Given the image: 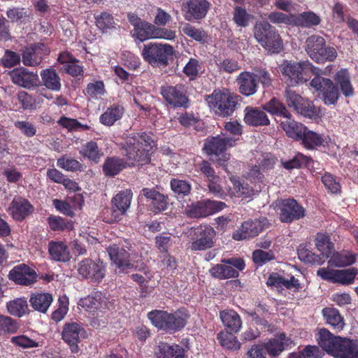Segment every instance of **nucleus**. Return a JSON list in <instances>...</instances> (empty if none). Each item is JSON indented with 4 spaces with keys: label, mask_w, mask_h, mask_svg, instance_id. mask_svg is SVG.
Segmentation results:
<instances>
[{
    "label": "nucleus",
    "mask_w": 358,
    "mask_h": 358,
    "mask_svg": "<svg viewBox=\"0 0 358 358\" xmlns=\"http://www.w3.org/2000/svg\"><path fill=\"white\" fill-rule=\"evenodd\" d=\"M153 147L154 141L148 134H131L123 146L124 155L131 165L142 166L150 162Z\"/></svg>",
    "instance_id": "nucleus-1"
},
{
    "label": "nucleus",
    "mask_w": 358,
    "mask_h": 358,
    "mask_svg": "<svg viewBox=\"0 0 358 358\" xmlns=\"http://www.w3.org/2000/svg\"><path fill=\"white\" fill-rule=\"evenodd\" d=\"M263 109L272 115L285 117L286 120L281 122V126L287 136L297 141L301 138L306 127L292 119V115L284 103L272 98L263 106Z\"/></svg>",
    "instance_id": "nucleus-2"
},
{
    "label": "nucleus",
    "mask_w": 358,
    "mask_h": 358,
    "mask_svg": "<svg viewBox=\"0 0 358 358\" xmlns=\"http://www.w3.org/2000/svg\"><path fill=\"white\" fill-rule=\"evenodd\" d=\"M254 36L259 45L271 53H279L283 49L282 40L276 31L268 22H256Z\"/></svg>",
    "instance_id": "nucleus-3"
},
{
    "label": "nucleus",
    "mask_w": 358,
    "mask_h": 358,
    "mask_svg": "<svg viewBox=\"0 0 358 358\" xmlns=\"http://www.w3.org/2000/svg\"><path fill=\"white\" fill-rule=\"evenodd\" d=\"M279 68L282 74L287 78L292 85L306 82L308 80L309 73L317 75L321 72L320 69L313 66L308 61L294 63L284 61Z\"/></svg>",
    "instance_id": "nucleus-4"
},
{
    "label": "nucleus",
    "mask_w": 358,
    "mask_h": 358,
    "mask_svg": "<svg viewBox=\"0 0 358 358\" xmlns=\"http://www.w3.org/2000/svg\"><path fill=\"white\" fill-rule=\"evenodd\" d=\"M305 50L309 57L317 63L333 62L337 57L336 49L327 46L325 39L317 35H312L306 38Z\"/></svg>",
    "instance_id": "nucleus-5"
},
{
    "label": "nucleus",
    "mask_w": 358,
    "mask_h": 358,
    "mask_svg": "<svg viewBox=\"0 0 358 358\" xmlns=\"http://www.w3.org/2000/svg\"><path fill=\"white\" fill-rule=\"evenodd\" d=\"M148 318L156 327L166 331H178L186 324V317L180 312L168 313L155 310L148 313Z\"/></svg>",
    "instance_id": "nucleus-6"
},
{
    "label": "nucleus",
    "mask_w": 358,
    "mask_h": 358,
    "mask_svg": "<svg viewBox=\"0 0 358 358\" xmlns=\"http://www.w3.org/2000/svg\"><path fill=\"white\" fill-rule=\"evenodd\" d=\"M173 54V48L169 44L150 43L142 50L143 59L155 67L166 66Z\"/></svg>",
    "instance_id": "nucleus-7"
},
{
    "label": "nucleus",
    "mask_w": 358,
    "mask_h": 358,
    "mask_svg": "<svg viewBox=\"0 0 358 358\" xmlns=\"http://www.w3.org/2000/svg\"><path fill=\"white\" fill-rule=\"evenodd\" d=\"M240 99V96L219 91L208 96V102L217 115L228 117L235 110Z\"/></svg>",
    "instance_id": "nucleus-8"
},
{
    "label": "nucleus",
    "mask_w": 358,
    "mask_h": 358,
    "mask_svg": "<svg viewBox=\"0 0 358 358\" xmlns=\"http://www.w3.org/2000/svg\"><path fill=\"white\" fill-rule=\"evenodd\" d=\"M320 73L315 75L310 85L320 92L319 94L325 105H334L339 98L338 88L330 79L321 77Z\"/></svg>",
    "instance_id": "nucleus-9"
},
{
    "label": "nucleus",
    "mask_w": 358,
    "mask_h": 358,
    "mask_svg": "<svg viewBox=\"0 0 358 358\" xmlns=\"http://www.w3.org/2000/svg\"><path fill=\"white\" fill-rule=\"evenodd\" d=\"M273 205L280 210L279 218L282 222L291 223L305 216V209L294 199H278Z\"/></svg>",
    "instance_id": "nucleus-10"
},
{
    "label": "nucleus",
    "mask_w": 358,
    "mask_h": 358,
    "mask_svg": "<svg viewBox=\"0 0 358 358\" xmlns=\"http://www.w3.org/2000/svg\"><path fill=\"white\" fill-rule=\"evenodd\" d=\"M78 273L83 279L90 280L94 282H99L105 276V266L100 259L93 260L86 258L78 264Z\"/></svg>",
    "instance_id": "nucleus-11"
},
{
    "label": "nucleus",
    "mask_w": 358,
    "mask_h": 358,
    "mask_svg": "<svg viewBox=\"0 0 358 358\" xmlns=\"http://www.w3.org/2000/svg\"><path fill=\"white\" fill-rule=\"evenodd\" d=\"M357 274L358 269L355 267L341 270L320 268L317 271V275L322 280L341 285L353 283Z\"/></svg>",
    "instance_id": "nucleus-12"
},
{
    "label": "nucleus",
    "mask_w": 358,
    "mask_h": 358,
    "mask_svg": "<svg viewBox=\"0 0 358 358\" xmlns=\"http://www.w3.org/2000/svg\"><path fill=\"white\" fill-rule=\"evenodd\" d=\"M226 206L225 203L222 201L203 200L189 206L187 214L192 217H206L222 210Z\"/></svg>",
    "instance_id": "nucleus-13"
},
{
    "label": "nucleus",
    "mask_w": 358,
    "mask_h": 358,
    "mask_svg": "<svg viewBox=\"0 0 358 358\" xmlns=\"http://www.w3.org/2000/svg\"><path fill=\"white\" fill-rule=\"evenodd\" d=\"M210 3L207 0H187L182 4L185 19L188 21L204 18L209 10Z\"/></svg>",
    "instance_id": "nucleus-14"
},
{
    "label": "nucleus",
    "mask_w": 358,
    "mask_h": 358,
    "mask_svg": "<svg viewBox=\"0 0 358 358\" xmlns=\"http://www.w3.org/2000/svg\"><path fill=\"white\" fill-rule=\"evenodd\" d=\"M9 279L22 285H31L36 282L37 274L27 265L21 264L15 266L9 273Z\"/></svg>",
    "instance_id": "nucleus-15"
},
{
    "label": "nucleus",
    "mask_w": 358,
    "mask_h": 358,
    "mask_svg": "<svg viewBox=\"0 0 358 358\" xmlns=\"http://www.w3.org/2000/svg\"><path fill=\"white\" fill-rule=\"evenodd\" d=\"M161 94L164 99L174 107L187 106L188 99L183 94L181 85L162 87Z\"/></svg>",
    "instance_id": "nucleus-16"
},
{
    "label": "nucleus",
    "mask_w": 358,
    "mask_h": 358,
    "mask_svg": "<svg viewBox=\"0 0 358 358\" xmlns=\"http://www.w3.org/2000/svg\"><path fill=\"white\" fill-rule=\"evenodd\" d=\"M10 75L15 84L27 89L37 86L39 82L36 73L29 71L24 68L14 69Z\"/></svg>",
    "instance_id": "nucleus-17"
},
{
    "label": "nucleus",
    "mask_w": 358,
    "mask_h": 358,
    "mask_svg": "<svg viewBox=\"0 0 358 358\" xmlns=\"http://www.w3.org/2000/svg\"><path fill=\"white\" fill-rule=\"evenodd\" d=\"M132 199L130 190L120 192L111 201V210L115 219H120L129 208Z\"/></svg>",
    "instance_id": "nucleus-18"
},
{
    "label": "nucleus",
    "mask_w": 358,
    "mask_h": 358,
    "mask_svg": "<svg viewBox=\"0 0 358 358\" xmlns=\"http://www.w3.org/2000/svg\"><path fill=\"white\" fill-rule=\"evenodd\" d=\"M196 239L191 244L192 250H204L213 245V239L215 235L214 229L208 226H204L197 229Z\"/></svg>",
    "instance_id": "nucleus-19"
},
{
    "label": "nucleus",
    "mask_w": 358,
    "mask_h": 358,
    "mask_svg": "<svg viewBox=\"0 0 358 358\" xmlns=\"http://www.w3.org/2000/svg\"><path fill=\"white\" fill-rule=\"evenodd\" d=\"M264 223L255 220L243 222L241 227L233 234V238L241 241L257 236L264 229Z\"/></svg>",
    "instance_id": "nucleus-20"
},
{
    "label": "nucleus",
    "mask_w": 358,
    "mask_h": 358,
    "mask_svg": "<svg viewBox=\"0 0 358 358\" xmlns=\"http://www.w3.org/2000/svg\"><path fill=\"white\" fill-rule=\"evenodd\" d=\"M8 210L14 220L22 221L33 213L34 207L27 199L17 197L12 201Z\"/></svg>",
    "instance_id": "nucleus-21"
},
{
    "label": "nucleus",
    "mask_w": 358,
    "mask_h": 358,
    "mask_svg": "<svg viewBox=\"0 0 358 358\" xmlns=\"http://www.w3.org/2000/svg\"><path fill=\"white\" fill-rule=\"evenodd\" d=\"M235 141L233 138L213 137L205 143L204 149L208 155L219 156L228 148L233 146Z\"/></svg>",
    "instance_id": "nucleus-22"
},
{
    "label": "nucleus",
    "mask_w": 358,
    "mask_h": 358,
    "mask_svg": "<svg viewBox=\"0 0 358 358\" xmlns=\"http://www.w3.org/2000/svg\"><path fill=\"white\" fill-rule=\"evenodd\" d=\"M82 329L77 323H69L64 326L62 330V338L66 343L73 353H77L79 350L78 343Z\"/></svg>",
    "instance_id": "nucleus-23"
},
{
    "label": "nucleus",
    "mask_w": 358,
    "mask_h": 358,
    "mask_svg": "<svg viewBox=\"0 0 358 358\" xmlns=\"http://www.w3.org/2000/svg\"><path fill=\"white\" fill-rule=\"evenodd\" d=\"M333 356L336 358H358V345L353 340L341 337Z\"/></svg>",
    "instance_id": "nucleus-24"
},
{
    "label": "nucleus",
    "mask_w": 358,
    "mask_h": 358,
    "mask_svg": "<svg viewBox=\"0 0 358 358\" xmlns=\"http://www.w3.org/2000/svg\"><path fill=\"white\" fill-rule=\"evenodd\" d=\"M236 81L239 85V92L245 96H251L256 93L257 80L255 73L244 71L240 73Z\"/></svg>",
    "instance_id": "nucleus-25"
},
{
    "label": "nucleus",
    "mask_w": 358,
    "mask_h": 358,
    "mask_svg": "<svg viewBox=\"0 0 358 358\" xmlns=\"http://www.w3.org/2000/svg\"><path fill=\"white\" fill-rule=\"evenodd\" d=\"M110 258L119 268H130L131 264L130 262V253L122 248H119L116 245L110 246L108 248Z\"/></svg>",
    "instance_id": "nucleus-26"
},
{
    "label": "nucleus",
    "mask_w": 358,
    "mask_h": 358,
    "mask_svg": "<svg viewBox=\"0 0 358 358\" xmlns=\"http://www.w3.org/2000/svg\"><path fill=\"white\" fill-rule=\"evenodd\" d=\"M245 111L244 121L248 125L258 127L270 124V120L264 110L257 108L247 107Z\"/></svg>",
    "instance_id": "nucleus-27"
},
{
    "label": "nucleus",
    "mask_w": 358,
    "mask_h": 358,
    "mask_svg": "<svg viewBox=\"0 0 358 358\" xmlns=\"http://www.w3.org/2000/svg\"><path fill=\"white\" fill-rule=\"evenodd\" d=\"M45 48L43 43L34 44L29 48H25L22 50V59L25 66H38L43 57L41 55V50Z\"/></svg>",
    "instance_id": "nucleus-28"
},
{
    "label": "nucleus",
    "mask_w": 358,
    "mask_h": 358,
    "mask_svg": "<svg viewBox=\"0 0 358 358\" xmlns=\"http://www.w3.org/2000/svg\"><path fill=\"white\" fill-rule=\"evenodd\" d=\"M291 344V339L287 338L285 334H281L278 337L272 338L265 343L264 349L269 355L277 357Z\"/></svg>",
    "instance_id": "nucleus-29"
},
{
    "label": "nucleus",
    "mask_w": 358,
    "mask_h": 358,
    "mask_svg": "<svg viewBox=\"0 0 358 358\" xmlns=\"http://www.w3.org/2000/svg\"><path fill=\"white\" fill-rule=\"evenodd\" d=\"M341 338V336H334L327 329H321L319 331L318 343L324 350L333 355Z\"/></svg>",
    "instance_id": "nucleus-30"
},
{
    "label": "nucleus",
    "mask_w": 358,
    "mask_h": 358,
    "mask_svg": "<svg viewBox=\"0 0 358 358\" xmlns=\"http://www.w3.org/2000/svg\"><path fill=\"white\" fill-rule=\"evenodd\" d=\"M29 302L35 310L45 313L52 302V296L49 293L32 294Z\"/></svg>",
    "instance_id": "nucleus-31"
},
{
    "label": "nucleus",
    "mask_w": 358,
    "mask_h": 358,
    "mask_svg": "<svg viewBox=\"0 0 358 358\" xmlns=\"http://www.w3.org/2000/svg\"><path fill=\"white\" fill-rule=\"evenodd\" d=\"M48 251L51 258L54 260L66 262L71 259L67 246L62 242L50 243Z\"/></svg>",
    "instance_id": "nucleus-32"
},
{
    "label": "nucleus",
    "mask_w": 358,
    "mask_h": 358,
    "mask_svg": "<svg viewBox=\"0 0 358 358\" xmlns=\"http://www.w3.org/2000/svg\"><path fill=\"white\" fill-rule=\"evenodd\" d=\"M336 85L340 86L341 92L345 97L353 95L354 89L350 82L348 71L346 69H341L338 71L334 77Z\"/></svg>",
    "instance_id": "nucleus-33"
},
{
    "label": "nucleus",
    "mask_w": 358,
    "mask_h": 358,
    "mask_svg": "<svg viewBox=\"0 0 358 358\" xmlns=\"http://www.w3.org/2000/svg\"><path fill=\"white\" fill-rule=\"evenodd\" d=\"M223 324L234 332L239 331L241 320L238 313L234 310H222L220 313Z\"/></svg>",
    "instance_id": "nucleus-34"
},
{
    "label": "nucleus",
    "mask_w": 358,
    "mask_h": 358,
    "mask_svg": "<svg viewBox=\"0 0 358 358\" xmlns=\"http://www.w3.org/2000/svg\"><path fill=\"white\" fill-rule=\"evenodd\" d=\"M43 85L49 90L58 91L60 90V78L56 71L52 69H46L41 73Z\"/></svg>",
    "instance_id": "nucleus-35"
},
{
    "label": "nucleus",
    "mask_w": 358,
    "mask_h": 358,
    "mask_svg": "<svg viewBox=\"0 0 358 358\" xmlns=\"http://www.w3.org/2000/svg\"><path fill=\"white\" fill-rule=\"evenodd\" d=\"M155 354L157 358H184L178 345H170L166 343H159Z\"/></svg>",
    "instance_id": "nucleus-36"
},
{
    "label": "nucleus",
    "mask_w": 358,
    "mask_h": 358,
    "mask_svg": "<svg viewBox=\"0 0 358 358\" xmlns=\"http://www.w3.org/2000/svg\"><path fill=\"white\" fill-rule=\"evenodd\" d=\"M320 21V17L311 11L303 12L297 16H294V24L303 27L318 25Z\"/></svg>",
    "instance_id": "nucleus-37"
},
{
    "label": "nucleus",
    "mask_w": 358,
    "mask_h": 358,
    "mask_svg": "<svg viewBox=\"0 0 358 358\" xmlns=\"http://www.w3.org/2000/svg\"><path fill=\"white\" fill-rule=\"evenodd\" d=\"M302 144L307 149H315L323 144V138L316 132L310 131L306 127L304 133L301 135Z\"/></svg>",
    "instance_id": "nucleus-38"
},
{
    "label": "nucleus",
    "mask_w": 358,
    "mask_h": 358,
    "mask_svg": "<svg viewBox=\"0 0 358 358\" xmlns=\"http://www.w3.org/2000/svg\"><path fill=\"white\" fill-rule=\"evenodd\" d=\"M322 313L327 323L335 330L341 331L343 329L345 323L338 310L335 308H326L323 309Z\"/></svg>",
    "instance_id": "nucleus-39"
},
{
    "label": "nucleus",
    "mask_w": 358,
    "mask_h": 358,
    "mask_svg": "<svg viewBox=\"0 0 358 358\" xmlns=\"http://www.w3.org/2000/svg\"><path fill=\"white\" fill-rule=\"evenodd\" d=\"M355 261V256L348 252H336L333 254L328 264L336 267H344L354 264Z\"/></svg>",
    "instance_id": "nucleus-40"
},
{
    "label": "nucleus",
    "mask_w": 358,
    "mask_h": 358,
    "mask_svg": "<svg viewBox=\"0 0 358 358\" xmlns=\"http://www.w3.org/2000/svg\"><path fill=\"white\" fill-rule=\"evenodd\" d=\"M124 110V108L120 106L108 108L106 111L101 115L100 121L103 124L111 126L115 122L122 117Z\"/></svg>",
    "instance_id": "nucleus-41"
},
{
    "label": "nucleus",
    "mask_w": 358,
    "mask_h": 358,
    "mask_svg": "<svg viewBox=\"0 0 358 358\" xmlns=\"http://www.w3.org/2000/svg\"><path fill=\"white\" fill-rule=\"evenodd\" d=\"M155 32V26L146 21H143L138 27L134 29V36L141 41H144L149 38H154Z\"/></svg>",
    "instance_id": "nucleus-42"
},
{
    "label": "nucleus",
    "mask_w": 358,
    "mask_h": 358,
    "mask_svg": "<svg viewBox=\"0 0 358 358\" xmlns=\"http://www.w3.org/2000/svg\"><path fill=\"white\" fill-rule=\"evenodd\" d=\"M210 272L213 277L220 279L234 278L238 273L231 266L226 264H217L210 270Z\"/></svg>",
    "instance_id": "nucleus-43"
},
{
    "label": "nucleus",
    "mask_w": 358,
    "mask_h": 358,
    "mask_svg": "<svg viewBox=\"0 0 358 358\" xmlns=\"http://www.w3.org/2000/svg\"><path fill=\"white\" fill-rule=\"evenodd\" d=\"M316 247L321 252L320 255L324 261L332 253L334 245L330 242L329 236L324 234H318L316 237Z\"/></svg>",
    "instance_id": "nucleus-44"
},
{
    "label": "nucleus",
    "mask_w": 358,
    "mask_h": 358,
    "mask_svg": "<svg viewBox=\"0 0 358 358\" xmlns=\"http://www.w3.org/2000/svg\"><path fill=\"white\" fill-rule=\"evenodd\" d=\"M217 340L222 347L231 350H237L241 348V343L236 336L228 331H221L217 334Z\"/></svg>",
    "instance_id": "nucleus-45"
},
{
    "label": "nucleus",
    "mask_w": 358,
    "mask_h": 358,
    "mask_svg": "<svg viewBox=\"0 0 358 358\" xmlns=\"http://www.w3.org/2000/svg\"><path fill=\"white\" fill-rule=\"evenodd\" d=\"M311 159L301 153H297L292 159L287 161L281 159L282 166L287 170L300 169L302 166H308Z\"/></svg>",
    "instance_id": "nucleus-46"
},
{
    "label": "nucleus",
    "mask_w": 358,
    "mask_h": 358,
    "mask_svg": "<svg viewBox=\"0 0 358 358\" xmlns=\"http://www.w3.org/2000/svg\"><path fill=\"white\" fill-rule=\"evenodd\" d=\"M80 154L89 159L97 163L103 155V153L99 149L96 142H88L80 151Z\"/></svg>",
    "instance_id": "nucleus-47"
},
{
    "label": "nucleus",
    "mask_w": 358,
    "mask_h": 358,
    "mask_svg": "<svg viewBox=\"0 0 358 358\" xmlns=\"http://www.w3.org/2000/svg\"><path fill=\"white\" fill-rule=\"evenodd\" d=\"M284 98L288 107L293 108L296 112L305 100L300 94L289 87L285 89Z\"/></svg>",
    "instance_id": "nucleus-48"
},
{
    "label": "nucleus",
    "mask_w": 358,
    "mask_h": 358,
    "mask_svg": "<svg viewBox=\"0 0 358 358\" xmlns=\"http://www.w3.org/2000/svg\"><path fill=\"white\" fill-rule=\"evenodd\" d=\"M7 309L11 315L22 317L27 312L28 304L23 299H17L7 303Z\"/></svg>",
    "instance_id": "nucleus-49"
},
{
    "label": "nucleus",
    "mask_w": 358,
    "mask_h": 358,
    "mask_svg": "<svg viewBox=\"0 0 358 358\" xmlns=\"http://www.w3.org/2000/svg\"><path fill=\"white\" fill-rule=\"evenodd\" d=\"M181 31L183 34L199 42L203 43L207 38V35L204 31L201 29H196L189 23L182 24Z\"/></svg>",
    "instance_id": "nucleus-50"
},
{
    "label": "nucleus",
    "mask_w": 358,
    "mask_h": 358,
    "mask_svg": "<svg viewBox=\"0 0 358 358\" xmlns=\"http://www.w3.org/2000/svg\"><path fill=\"white\" fill-rule=\"evenodd\" d=\"M298 257L301 261L310 264L321 265L324 263L323 257L315 255L305 247L300 245L298 248Z\"/></svg>",
    "instance_id": "nucleus-51"
},
{
    "label": "nucleus",
    "mask_w": 358,
    "mask_h": 358,
    "mask_svg": "<svg viewBox=\"0 0 358 358\" xmlns=\"http://www.w3.org/2000/svg\"><path fill=\"white\" fill-rule=\"evenodd\" d=\"M124 167L122 161L116 158H108L103 166V171L106 176H114Z\"/></svg>",
    "instance_id": "nucleus-52"
},
{
    "label": "nucleus",
    "mask_w": 358,
    "mask_h": 358,
    "mask_svg": "<svg viewBox=\"0 0 358 358\" xmlns=\"http://www.w3.org/2000/svg\"><path fill=\"white\" fill-rule=\"evenodd\" d=\"M233 19L238 27H245L248 26L250 21L253 19V15L248 13L245 9L236 6L234 9Z\"/></svg>",
    "instance_id": "nucleus-53"
},
{
    "label": "nucleus",
    "mask_w": 358,
    "mask_h": 358,
    "mask_svg": "<svg viewBox=\"0 0 358 358\" xmlns=\"http://www.w3.org/2000/svg\"><path fill=\"white\" fill-rule=\"evenodd\" d=\"M19 329L16 320L0 314V331L6 334H14Z\"/></svg>",
    "instance_id": "nucleus-54"
},
{
    "label": "nucleus",
    "mask_w": 358,
    "mask_h": 358,
    "mask_svg": "<svg viewBox=\"0 0 358 358\" xmlns=\"http://www.w3.org/2000/svg\"><path fill=\"white\" fill-rule=\"evenodd\" d=\"M171 187L172 190L178 196H184L190 192V185L182 180L173 179L171 181Z\"/></svg>",
    "instance_id": "nucleus-55"
},
{
    "label": "nucleus",
    "mask_w": 358,
    "mask_h": 358,
    "mask_svg": "<svg viewBox=\"0 0 358 358\" xmlns=\"http://www.w3.org/2000/svg\"><path fill=\"white\" fill-rule=\"evenodd\" d=\"M59 307L52 314V319L55 322L61 321L66 315L69 308L68 299L64 296L59 298Z\"/></svg>",
    "instance_id": "nucleus-56"
},
{
    "label": "nucleus",
    "mask_w": 358,
    "mask_h": 358,
    "mask_svg": "<svg viewBox=\"0 0 358 358\" xmlns=\"http://www.w3.org/2000/svg\"><path fill=\"white\" fill-rule=\"evenodd\" d=\"M296 113L309 118H313L317 116V108L313 102L307 99L304 100L299 110H296Z\"/></svg>",
    "instance_id": "nucleus-57"
},
{
    "label": "nucleus",
    "mask_w": 358,
    "mask_h": 358,
    "mask_svg": "<svg viewBox=\"0 0 358 358\" xmlns=\"http://www.w3.org/2000/svg\"><path fill=\"white\" fill-rule=\"evenodd\" d=\"M320 352L319 348L315 345L306 347L299 354H290L289 358H320Z\"/></svg>",
    "instance_id": "nucleus-58"
},
{
    "label": "nucleus",
    "mask_w": 358,
    "mask_h": 358,
    "mask_svg": "<svg viewBox=\"0 0 358 358\" xmlns=\"http://www.w3.org/2000/svg\"><path fill=\"white\" fill-rule=\"evenodd\" d=\"M268 19L274 24L284 23L294 24V15L288 16L280 12H272L268 15Z\"/></svg>",
    "instance_id": "nucleus-59"
},
{
    "label": "nucleus",
    "mask_w": 358,
    "mask_h": 358,
    "mask_svg": "<svg viewBox=\"0 0 358 358\" xmlns=\"http://www.w3.org/2000/svg\"><path fill=\"white\" fill-rule=\"evenodd\" d=\"M57 166L67 171H77L81 168V164L74 159L62 157L57 159Z\"/></svg>",
    "instance_id": "nucleus-60"
},
{
    "label": "nucleus",
    "mask_w": 358,
    "mask_h": 358,
    "mask_svg": "<svg viewBox=\"0 0 358 358\" xmlns=\"http://www.w3.org/2000/svg\"><path fill=\"white\" fill-rule=\"evenodd\" d=\"M96 26L101 29L105 31L113 27V16L107 13H102L99 16L96 17Z\"/></svg>",
    "instance_id": "nucleus-61"
},
{
    "label": "nucleus",
    "mask_w": 358,
    "mask_h": 358,
    "mask_svg": "<svg viewBox=\"0 0 358 358\" xmlns=\"http://www.w3.org/2000/svg\"><path fill=\"white\" fill-rule=\"evenodd\" d=\"M20 61V55L17 53L10 50H6L4 56L1 59L2 64L7 68H11L17 65Z\"/></svg>",
    "instance_id": "nucleus-62"
},
{
    "label": "nucleus",
    "mask_w": 358,
    "mask_h": 358,
    "mask_svg": "<svg viewBox=\"0 0 358 358\" xmlns=\"http://www.w3.org/2000/svg\"><path fill=\"white\" fill-rule=\"evenodd\" d=\"M253 261L255 264L262 265L266 262L274 258L273 253L271 251L265 252L262 250H256L252 254Z\"/></svg>",
    "instance_id": "nucleus-63"
},
{
    "label": "nucleus",
    "mask_w": 358,
    "mask_h": 358,
    "mask_svg": "<svg viewBox=\"0 0 358 358\" xmlns=\"http://www.w3.org/2000/svg\"><path fill=\"white\" fill-rule=\"evenodd\" d=\"M86 90L87 94H89L92 98H96L99 95L104 94V84L102 81H96L94 83H89Z\"/></svg>",
    "instance_id": "nucleus-64"
}]
</instances>
